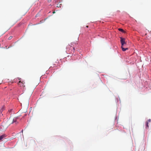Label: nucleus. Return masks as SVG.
<instances>
[{
	"label": "nucleus",
	"instance_id": "nucleus-1",
	"mask_svg": "<svg viewBox=\"0 0 151 151\" xmlns=\"http://www.w3.org/2000/svg\"><path fill=\"white\" fill-rule=\"evenodd\" d=\"M13 123L12 118L10 117L6 122L2 123L1 127V128L4 129H5L9 125Z\"/></svg>",
	"mask_w": 151,
	"mask_h": 151
},
{
	"label": "nucleus",
	"instance_id": "nucleus-2",
	"mask_svg": "<svg viewBox=\"0 0 151 151\" xmlns=\"http://www.w3.org/2000/svg\"><path fill=\"white\" fill-rule=\"evenodd\" d=\"M120 38L121 39L120 42L122 45L121 48L122 50L123 51H125L126 50L128 49V48L127 47H126V48L124 47V45H126L127 43L125 42V38L122 37H120Z\"/></svg>",
	"mask_w": 151,
	"mask_h": 151
},
{
	"label": "nucleus",
	"instance_id": "nucleus-3",
	"mask_svg": "<svg viewBox=\"0 0 151 151\" xmlns=\"http://www.w3.org/2000/svg\"><path fill=\"white\" fill-rule=\"evenodd\" d=\"M24 82H21V81H19L18 83V84L21 87H24L25 86L24 85Z\"/></svg>",
	"mask_w": 151,
	"mask_h": 151
},
{
	"label": "nucleus",
	"instance_id": "nucleus-4",
	"mask_svg": "<svg viewBox=\"0 0 151 151\" xmlns=\"http://www.w3.org/2000/svg\"><path fill=\"white\" fill-rule=\"evenodd\" d=\"M6 137L5 135L3 134L0 136V140H1L2 139Z\"/></svg>",
	"mask_w": 151,
	"mask_h": 151
},
{
	"label": "nucleus",
	"instance_id": "nucleus-5",
	"mask_svg": "<svg viewBox=\"0 0 151 151\" xmlns=\"http://www.w3.org/2000/svg\"><path fill=\"white\" fill-rule=\"evenodd\" d=\"M17 118V117H14L13 119L12 118L13 122H16Z\"/></svg>",
	"mask_w": 151,
	"mask_h": 151
},
{
	"label": "nucleus",
	"instance_id": "nucleus-6",
	"mask_svg": "<svg viewBox=\"0 0 151 151\" xmlns=\"http://www.w3.org/2000/svg\"><path fill=\"white\" fill-rule=\"evenodd\" d=\"M118 30L119 31H120L122 32H124V30L122 29L119 28L118 29Z\"/></svg>",
	"mask_w": 151,
	"mask_h": 151
},
{
	"label": "nucleus",
	"instance_id": "nucleus-7",
	"mask_svg": "<svg viewBox=\"0 0 151 151\" xmlns=\"http://www.w3.org/2000/svg\"><path fill=\"white\" fill-rule=\"evenodd\" d=\"M146 128H148L149 127V126H148V122H146Z\"/></svg>",
	"mask_w": 151,
	"mask_h": 151
},
{
	"label": "nucleus",
	"instance_id": "nucleus-8",
	"mask_svg": "<svg viewBox=\"0 0 151 151\" xmlns=\"http://www.w3.org/2000/svg\"><path fill=\"white\" fill-rule=\"evenodd\" d=\"M12 38V36H10L9 38H8V39L9 40H10Z\"/></svg>",
	"mask_w": 151,
	"mask_h": 151
},
{
	"label": "nucleus",
	"instance_id": "nucleus-9",
	"mask_svg": "<svg viewBox=\"0 0 151 151\" xmlns=\"http://www.w3.org/2000/svg\"><path fill=\"white\" fill-rule=\"evenodd\" d=\"M12 110V109H10V110H8V111L9 112H11V111Z\"/></svg>",
	"mask_w": 151,
	"mask_h": 151
},
{
	"label": "nucleus",
	"instance_id": "nucleus-10",
	"mask_svg": "<svg viewBox=\"0 0 151 151\" xmlns=\"http://www.w3.org/2000/svg\"><path fill=\"white\" fill-rule=\"evenodd\" d=\"M126 46H127V45H124V47H125V48H126L127 47H126Z\"/></svg>",
	"mask_w": 151,
	"mask_h": 151
},
{
	"label": "nucleus",
	"instance_id": "nucleus-11",
	"mask_svg": "<svg viewBox=\"0 0 151 151\" xmlns=\"http://www.w3.org/2000/svg\"><path fill=\"white\" fill-rule=\"evenodd\" d=\"M148 121L149 122H151V119H149L148 120Z\"/></svg>",
	"mask_w": 151,
	"mask_h": 151
},
{
	"label": "nucleus",
	"instance_id": "nucleus-12",
	"mask_svg": "<svg viewBox=\"0 0 151 151\" xmlns=\"http://www.w3.org/2000/svg\"><path fill=\"white\" fill-rule=\"evenodd\" d=\"M55 13V11H54L53 12V14H54V13Z\"/></svg>",
	"mask_w": 151,
	"mask_h": 151
},
{
	"label": "nucleus",
	"instance_id": "nucleus-13",
	"mask_svg": "<svg viewBox=\"0 0 151 151\" xmlns=\"http://www.w3.org/2000/svg\"><path fill=\"white\" fill-rule=\"evenodd\" d=\"M21 132H22V133L23 132V130H22Z\"/></svg>",
	"mask_w": 151,
	"mask_h": 151
},
{
	"label": "nucleus",
	"instance_id": "nucleus-14",
	"mask_svg": "<svg viewBox=\"0 0 151 151\" xmlns=\"http://www.w3.org/2000/svg\"><path fill=\"white\" fill-rule=\"evenodd\" d=\"M86 27H87V28L88 27V26H86Z\"/></svg>",
	"mask_w": 151,
	"mask_h": 151
},
{
	"label": "nucleus",
	"instance_id": "nucleus-15",
	"mask_svg": "<svg viewBox=\"0 0 151 151\" xmlns=\"http://www.w3.org/2000/svg\"><path fill=\"white\" fill-rule=\"evenodd\" d=\"M150 34H151V31L150 32Z\"/></svg>",
	"mask_w": 151,
	"mask_h": 151
},
{
	"label": "nucleus",
	"instance_id": "nucleus-16",
	"mask_svg": "<svg viewBox=\"0 0 151 151\" xmlns=\"http://www.w3.org/2000/svg\"><path fill=\"white\" fill-rule=\"evenodd\" d=\"M73 48L74 50V48L73 47Z\"/></svg>",
	"mask_w": 151,
	"mask_h": 151
}]
</instances>
